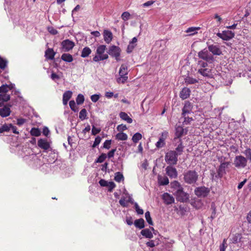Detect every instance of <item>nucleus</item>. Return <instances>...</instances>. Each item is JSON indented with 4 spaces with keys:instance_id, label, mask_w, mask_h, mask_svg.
Returning a JSON list of instances; mask_svg holds the SVG:
<instances>
[{
    "instance_id": "nucleus-24",
    "label": "nucleus",
    "mask_w": 251,
    "mask_h": 251,
    "mask_svg": "<svg viewBox=\"0 0 251 251\" xmlns=\"http://www.w3.org/2000/svg\"><path fill=\"white\" fill-rule=\"evenodd\" d=\"M11 113V110L9 106H5L2 108H0V116L2 117L8 116Z\"/></svg>"
},
{
    "instance_id": "nucleus-63",
    "label": "nucleus",
    "mask_w": 251,
    "mask_h": 251,
    "mask_svg": "<svg viewBox=\"0 0 251 251\" xmlns=\"http://www.w3.org/2000/svg\"><path fill=\"white\" fill-rule=\"evenodd\" d=\"M100 131V129L96 128L94 126H92V134L93 135H96V134H98Z\"/></svg>"
},
{
    "instance_id": "nucleus-18",
    "label": "nucleus",
    "mask_w": 251,
    "mask_h": 251,
    "mask_svg": "<svg viewBox=\"0 0 251 251\" xmlns=\"http://www.w3.org/2000/svg\"><path fill=\"white\" fill-rule=\"evenodd\" d=\"M162 199L166 204H170L174 202V198L168 193H165L162 196Z\"/></svg>"
},
{
    "instance_id": "nucleus-11",
    "label": "nucleus",
    "mask_w": 251,
    "mask_h": 251,
    "mask_svg": "<svg viewBox=\"0 0 251 251\" xmlns=\"http://www.w3.org/2000/svg\"><path fill=\"white\" fill-rule=\"evenodd\" d=\"M120 52L121 50L120 48L116 46H111L108 51V54L110 56L115 57L117 61L120 60Z\"/></svg>"
},
{
    "instance_id": "nucleus-31",
    "label": "nucleus",
    "mask_w": 251,
    "mask_h": 251,
    "mask_svg": "<svg viewBox=\"0 0 251 251\" xmlns=\"http://www.w3.org/2000/svg\"><path fill=\"white\" fill-rule=\"evenodd\" d=\"M61 58L62 60L68 63H70L73 60V56L69 53H63Z\"/></svg>"
},
{
    "instance_id": "nucleus-1",
    "label": "nucleus",
    "mask_w": 251,
    "mask_h": 251,
    "mask_svg": "<svg viewBox=\"0 0 251 251\" xmlns=\"http://www.w3.org/2000/svg\"><path fill=\"white\" fill-rule=\"evenodd\" d=\"M199 178L198 173L194 170H189L183 173L184 182L188 184H195Z\"/></svg>"
},
{
    "instance_id": "nucleus-12",
    "label": "nucleus",
    "mask_w": 251,
    "mask_h": 251,
    "mask_svg": "<svg viewBox=\"0 0 251 251\" xmlns=\"http://www.w3.org/2000/svg\"><path fill=\"white\" fill-rule=\"evenodd\" d=\"M168 136V132L164 131L162 132L158 141L156 143L155 146L157 149H160L164 147L165 145V140Z\"/></svg>"
},
{
    "instance_id": "nucleus-29",
    "label": "nucleus",
    "mask_w": 251,
    "mask_h": 251,
    "mask_svg": "<svg viewBox=\"0 0 251 251\" xmlns=\"http://www.w3.org/2000/svg\"><path fill=\"white\" fill-rule=\"evenodd\" d=\"M134 224L136 227L140 229L143 228L145 227V221L142 218L136 220L134 221Z\"/></svg>"
},
{
    "instance_id": "nucleus-38",
    "label": "nucleus",
    "mask_w": 251,
    "mask_h": 251,
    "mask_svg": "<svg viewBox=\"0 0 251 251\" xmlns=\"http://www.w3.org/2000/svg\"><path fill=\"white\" fill-rule=\"evenodd\" d=\"M7 60L0 56V69L4 70L7 66Z\"/></svg>"
},
{
    "instance_id": "nucleus-62",
    "label": "nucleus",
    "mask_w": 251,
    "mask_h": 251,
    "mask_svg": "<svg viewBox=\"0 0 251 251\" xmlns=\"http://www.w3.org/2000/svg\"><path fill=\"white\" fill-rule=\"evenodd\" d=\"M107 186H108L109 188L108 191L109 192H111L112 191V190L115 187L116 185L113 182L110 181V182H108Z\"/></svg>"
},
{
    "instance_id": "nucleus-53",
    "label": "nucleus",
    "mask_w": 251,
    "mask_h": 251,
    "mask_svg": "<svg viewBox=\"0 0 251 251\" xmlns=\"http://www.w3.org/2000/svg\"><path fill=\"white\" fill-rule=\"evenodd\" d=\"M134 207L136 212L138 214L142 215L144 213V211L142 209L140 208L137 202L134 203Z\"/></svg>"
},
{
    "instance_id": "nucleus-20",
    "label": "nucleus",
    "mask_w": 251,
    "mask_h": 251,
    "mask_svg": "<svg viewBox=\"0 0 251 251\" xmlns=\"http://www.w3.org/2000/svg\"><path fill=\"white\" fill-rule=\"evenodd\" d=\"M103 39L104 41L107 44H109L112 39H113V34L112 33L108 30L105 29L103 31Z\"/></svg>"
},
{
    "instance_id": "nucleus-23",
    "label": "nucleus",
    "mask_w": 251,
    "mask_h": 251,
    "mask_svg": "<svg viewBox=\"0 0 251 251\" xmlns=\"http://www.w3.org/2000/svg\"><path fill=\"white\" fill-rule=\"evenodd\" d=\"M55 52L52 49L48 48L46 51L45 56L47 59L53 60L54 58Z\"/></svg>"
},
{
    "instance_id": "nucleus-4",
    "label": "nucleus",
    "mask_w": 251,
    "mask_h": 251,
    "mask_svg": "<svg viewBox=\"0 0 251 251\" xmlns=\"http://www.w3.org/2000/svg\"><path fill=\"white\" fill-rule=\"evenodd\" d=\"M247 163V158L241 155L236 156L233 161L234 166L238 169L245 168Z\"/></svg>"
},
{
    "instance_id": "nucleus-21",
    "label": "nucleus",
    "mask_w": 251,
    "mask_h": 251,
    "mask_svg": "<svg viewBox=\"0 0 251 251\" xmlns=\"http://www.w3.org/2000/svg\"><path fill=\"white\" fill-rule=\"evenodd\" d=\"M189 208L187 206H184L182 205H180L178 208L176 209L177 214L181 216L186 215L187 214V212H189Z\"/></svg>"
},
{
    "instance_id": "nucleus-25",
    "label": "nucleus",
    "mask_w": 251,
    "mask_h": 251,
    "mask_svg": "<svg viewBox=\"0 0 251 251\" xmlns=\"http://www.w3.org/2000/svg\"><path fill=\"white\" fill-rule=\"evenodd\" d=\"M175 142L178 143V145H177L175 151H176V154L178 156L182 154L184 147L182 145V142L181 139H179V140Z\"/></svg>"
},
{
    "instance_id": "nucleus-41",
    "label": "nucleus",
    "mask_w": 251,
    "mask_h": 251,
    "mask_svg": "<svg viewBox=\"0 0 251 251\" xmlns=\"http://www.w3.org/2000/svg\"><path fill=\"white\" fill-rule=\"evenodd\" d=\"M79 118L82 121L87 119V111L85 108L81 109L80 111Z\"/></svg>"
},
{
    "instance_id": "nucleus-51",
    "label": "nucleus",
    "mask_w": 251,
    "mask_h": 251,
    "mask_svg": "<svg viewBox=\"0 0 251 251\" xmlns=\"http://www.w3.org/2000/svg\"><path fill=\"white\" fill-rule=\"evenodd\" d=\"M9 90V87L7 84H3L0 86V93L6 94Z\"/></svg>"
},
{
    "instance_id": "nucleus-55",
    "label": "nucleus",
    "mask_w": 251,
    "mask_h": 251,
    "mask_svg": "<svg viewBox=\"0 0 251 251\" xmlns=\"http://www.w3.org/2000/svg\"><path fill=\"white\" fill-rule=\"evenodd\" d=\"M136 46V44H133L131 43H129V44L127 46L126 51L127 53H130L133 50Z\"/></svg>"
},
{
    "instance_id": "nucleus-42",
    "label": "nucleus",
    "mask_w": 251,
    "mask_h": 251,
    "mask_svg": "<svg viewBox=\"0 0 251 251\" xmlns=\"http://www.w3.org/2000/svg\"><path fill=\"white\" fill-rule=\"evenodd\" d=\"M114 179L118 182H120L122 180H124V176L120 172H117L115 174Z\"/></svg>"
},
{
    "instance_id": "nucleus-57",
    "label": "nucleus",
    "mask_w": 251,
    "mask_h": 251,
    "mask_svg": "<svg viewBox=\"0 0 251 251\" xmlns=\"http://www.w3.org/2000/svg\"><path fill=\"white\" fill-rule=\"evenodd\" d=\"M69 105L71 109L74 112H76V104L74 100H72L69 102Z\"/></svg>"
},
{
    "instance_id": "nucleus-27",
    "label": "nucleus",
    "mask_w": 251,
    "mask_h": 251,
    "mask_svg": "<svg viewBox=\"0 0 251 251\" xmlns=\"http://www.w3.org/2000/svg\"><path fill=\"white\" fill-rule=\"evenodd\" d=\"M119 116L121 119L126 121L129 124H131L132 122V119L130 118L126 112H121L119 114Z\"/></svg>"
},
{
    "instance_id": "nucleus-50",
    "label": "nucleus",
    "mask_w": 251,
    "mask_h": 251,
    "mask_svg": "<svg viewBox=\"0 0 251 251\" xmlns=\"http://www.w3.org/2000/svg\"><path fill=\"white\" fill-rule=\"evenodd\" d=\"M30 134L32 136H39L40 135L41 131L37 128H32L30 130Z\"/></svg>"
},
{
    "instance_id": "nucleus-9",
    "label": "nucleus",
    "mask_w": 251,
    "mask_h": 251,
    "mask_svg": "<svg viewBox=\"0 0 251 251\" xmlns=\"http://www.w3.org/2000/svg\"><path fill=\"white\" fill-rule=\"evenodd\" d=\"M217 36L225 41H229L235 36V33L230 30H224L222 32H218Z\"/></svg>"
},
{
    "instance_id": "nucleus-36",
    "label": "nucleus",
    "mask_w": 251,
    "mask_h": 251,
    "mask_svg": "<svg viewBox=\"0 0 251 251\" xmlns=\"http://www.w3.org/2000/svg\"><path fill=\"white\" fill-rule=\"evenodd\" d=\"M12 126V124H4L0 127V133L4 132H8L10 130V127Z\"/></svg>"
},
{
    "instance_id": "nucleus-19",
    "label": "nucleus",
    "mask_w": 251,
    "mask_h": 251,
    "mask_svg": "<svg viewBox=\"0 0 251 251\" xmlns=\"http://www.w3.org/2000/svg\"><path fill=\"white\" fill-rule=\"evenodd\" d=\"M38 146L45 150H48L50 148V145L46 139H39L38 141Z\"/></svg>"
},
{
    "instance_id": "nucleus-8",
    "label": "nucleus",
    "mask_w": 251,
    "mask_h": 251,
    "mask_svg": "<svg viewBox=\"0 0 251 251\" xmlns=\"http://www.w3.org/2000/svg\"><path fill=\"white\" fill-rule=\"evenodd\" d=\"M175 137L174 141H177L179 139H181V137L183 135L187 134L188 132L187 128H184L180 126H176L175 128Z\"/></svg>"
},
{
    "instance_id": "nucleus-64",
    "label": "nucleus",
    "mask_w": 251,
    "mask_h": 251,
    "mask_svg": "<svg viewBox=\"0 0 251 251\" xmlns=\"http://www.w3.org/2000/svg\"><path fill=\"white\" fill-rule=\"evenodd\" d=\"M119 203L123 207L127 206V202H126V201L125 198H122L119 201Z\"/></svg>"
},
{
    "instance_id": "nucleus-13",
    "label": "nucleus",
    "mask_w": 251,
    "mask_h": 251,
    "mask_svg": "<svg viewBox=\"0 0 251 251\" xmlns=\"http://www.w3.org/2000/svg\"><path fill=\"white\" fill-rule=\"evenodd\" d=\"M229 164V162L221 163L218 169L217 175L216 177H222L226 174V169L228 167Z\"/></svg>"
},
{
    "instance_id": "nucleus-54",
    "label": "nucleus",
    "mask_w": 251,
    "mask_h": 251,
    "mask_svg": "<svg viewBox=\"0 0 251 251\" xmlns=\"http://www.w3.org/2000/svg\"><path fill=\"white\" fill-rule=\"evenodd\" d=\"M130 16V14L129 12H124L122 13L121 15V18L124 21H126L129 19Z\"/></svg>"
},
{
    "instance_id": "nucleus-37",
    "label": "nucleus",
    "mask_w": 251,
    "mask_h": 251,
    "mask_svg": "<svg viewBox=\"0 0 251 251\" xmlns=\"http://www.w3.org/2000/svg\"><path fill=\"white\" fill-rule=\"evenodd\" d=\"M116 138L119 140L125 141L127 139V135L124 132H120L116 134Z\"/></svg>"
},
{
    "instance_id": "nucleus-14",
    "label": "nucleus",
    "mask_w": 251,
    "mask_h": 251,
    "mask_svg": "<svg viewBox=\"0 0 251 251\" xmlns=\"http://www.w3.org/2000/svg\"><path fill=\"white\" fill-rule=\"evenodd\" d=\"M198 73L208 78H212L214 77V73L211 69L200 68L198 70Z\"/></svg>"
},
{
    "instance_id": "nucleus-3",
    "label": "nucleus",
    "mask_w": 251,
    "mask_h": 251,
    "mask_svg": "<svg viewBox=\"0 0 251 251\" xmlns=\"http://www.w3.org/2000/svg\"><path fill=\"white\" fill-rule=\"evenodd\" d=\"M177 156L176 151H170L166 153L165 160L168 164L171 165H176L178 160Z\"/></svg>"
},
{
    "instance_id": "nucleus-39",
    "label": "nucleus",
    "mask_w": 251,
    "mask_h": 251,
    "mask_svg": "<svg viewBox=\"0 0 251 251\" xmlns=\"http://www.w3.org/2000/svg\"><path fill=\"white\" fill-rule=\"evenodd\" d=\"M184 119L183 121L182 122L183 125H188L190 124V123L193 121V119L192 117H189L188 116V114H186L185 116H182Z\"/></svg>"
},
{
    "instance_id": "nucleus-44",
    "label": "nucleus",
    "mask_w": 251,
    "mask_h": 251,
    "mask_svg": "<svg viewBox=\"0 0 251 251\" xmlns=\"http://www.w3.org/2000/svg\"><path fill=\"white\" fill-rule=\"evenodd\" d=\"M241 239V235L240 234H236L232 237L231 241L233 243H237L240 241Z\"/></svg>"
},
{
    "instance_id": "nucleus-28",
    "label": "nucleus",
    "mask_w": 251,
    "mask_h": 251,
    "mask_svg": "<svg viewBox=\"0 0 251 251\" xmlns=\"http://www.w3.org/2000/svg\"><path fill=\"white\" fill-rule=\"evenodd\" d=\"M141 234L147 238L151 239L153 237V234L150 229L146 228L141 231Z\"/></svg>"
},
{
    "instance_id": "nucleus-52",
    "label": "nucleus",
    "mask_w": 251,
    "mask_h": 251,
    "mask_svg": "<svg viewBox=\"0 0 251 251\" xmlns=\"http://www.w3.org/2000/svg\"><path fill=\"white\" fill-rule=\"evenodd\" d=\"M107 156L106 154L102 153L97 158V159L95 161L96 163H102L104 160L106 159Z\"/></svg>"
},
{
    "instance_id": "nucleus-10",
    "label": "nucleus",
    "mask_w": 251,
    "mask_h": 251,
    "mask_svg": "<svg viewBox=\"0 0 251 251\" xmlns=\"http://www.w3.org/2000/svg\"><path fill=\"white\" fill-rule=\"evenodd\" d=\"M75 45L74 42L69 39H66L61 43V49L63 51L68 52L73 49Z\"/></svg>"
},
{
    "instance_id": "nucleus-6",
    "label": "nucleus",
    "mask_w": 251,
    "mask_h": 251,
    "mask_svg": "<svg viewBox=\"0 0 251 251\" xmlns=\"http://www.w3.org/2000/svg\"><path fill=\"white\" fill-rule=\"evenodd\" d=\"M199 58L208 62H212L214 60L213 55L209 53L208 50L204 49L198 53Z\"/></svg>"
},
{
    "instance_id": "nucleus-34",
    "label": "nucleus",
    "mask_w": 251,
    "mask_h": 251,
    "mask_svg": "<svg viewBox=\"0 0 251 251\" xmlns=\"http://www.w3.org/2000/svg\"><path fill=\"white\" fill-rule=\"evenodd\" d=\"M200 29V27H190L187 28L185 32L189 33V35L192 36L197 33L198 30Z\"/></svg>"
},
{
    "instance_id": "nucleus-59",
    "label": "nucleus",
    "mask_w": 251,
    "mask_h": 251,
    "mask_svg": "<svg viewBox=\"0 0 251 251\" xmlns=\"http://www.w3.org/2000/svg\"><path fill=\"white\" fill-rule=\"evenodd\" d=\"M111 144V140H106L103 145V148L106 149H109L110 148V145Z\"/></svg>"
},
{
    "instance_id": "nucleus-30",
    "label": "nucleus",
    "mask_w": 251,
    "mask_h": 251,
    "mask_svg": "<svg viewBox=\"0 0 251 251\" xmlns=\"http://www.w3.org/2000/svg\"><path fill=\"white\" fill-rule=\"evenodd\" d=\"M158 183L161 185H166L169 184V180L167 176H158Z\"/></svg>"
},
{
    "instance_id": "nucleus-5",
    "label": "nucleus",
    "mask_w": 251,
    "mask_h": 251,
    "mask_svg": "<svg viewBox=\"0 0 251 251\" xmlns=\"http://www.w3.org/2000/svg\"><path fill=\"white\" fill-rule=\"evenodd\" d=\"M174 195L177 201L180 202H186L189 199V195L183 191V188L174 192Z\"/></svg>"
},
{
    "instance_id": "nucleus-22",
    "label": "nucleus",
    "mask_w": 251,
    "mask_h": 251,
    "mask_svg": "<svg viewBox=\"0 0 251 251\" xmlns=\"http://www.w3.org/2000/svg\"><path fill=\"white\" fill-rule=\"evenodd\" d=\"M190 90L186 87L183 88L180 91L179 96L182 100H185L188 98L190 94Z\"/></svg>"
},
{
    "instance_id": "nucleus-46",
    "label": "nucleus",
    "mask_w": 251,
    "mask_h": 251,
    "mask_svg": "<svg viewBox=\"0 0 251 251\" xmlns=\"http://www.w3.org/2000/svg\"><path fill=\"white\" fill-rule=\"evenodd\" d=\"M106 49V46L105 45H100L97 48V53L99 55H103V53Z\"/></svg>"
},
{
    "instance_id": "nucleus-58",
    "label": "nucleus",
    "mask_w": 251,
    "mask_h": 251,
    "mask_svg": "<svg viewBox=\"0 0 251 251\" xmlns=\"http://www.w3.org/2000/svg\"><path fill=\"white\" fill-rule=\"evenodd\" d=\"M101 140V139L100 136H97V137H96V138L95 139V141L92 146V147L93 148L96 147L100 143Z\"/></svg>"
},
{
    "instance_id": "nucleus-33",
    "label": "nucleus",
    "mask_w": 251,
    "mask_h": 251,
    "mask_svg": "<svg viewBox=\"0 0 251 251\" xmlns=\"http://www.w3.org/2000/svg\"><path fill=\"white\" fill-rule=\"evenodd\" d=\"M91 52L92 51L90 48L86 47L82 50L81 56L83 58L87 57L91 54Z\"/></svg>"
},
{
    "instance_id": "nucleus-61",
    "label": "nucleus",
    "mask_w": 251,
    "mask_h": 251,
    "mask_svg": "<svg viewBox=\"0 0 251 251\" xmlns=\"http://www.w3.org/2000/svg\"><path fill=\"white\" fill-rule=\"evenodd\" d=\"M100 98V95L94 94L91 96V100L94 102H97Z\"/></svg>"
},
{
    "instance_id": "nucleus-15",
    "label": "nucleus",
    "mask_w": 251,
    "mask_h": 251,
    "mask_svg": "<svg viewBox=\"0 0 251 251\" xmlns=\"http://www.w3.org/2000/svg\"><path fill=\"white\" fill-rule=\"evenodd\" d=\"M166 174L171 178H176L177 176V172L176 169L171 165L168 166L166 167Z\"/></svg>"
},
{
    "instance_id": "nucleus-32",
    "label": "nucleus",
    "mask_w": 251,
    "mask_h": 251,
    "mask_svg": "<svg viewBox=\"0 0 251 251\" xmlns=\"http://www.w3.org/2000/svg\"><path fill=\"white\" fill-rule=\"evenodd\" d=\"M171 186L172 188L174 189V191H177V190H179L183 188L180 183L176 180H175L171 183Z\"/></svg>"
},
{
    "instance_id": "nucleus-47",
    "label": "nucleus",
    "mask_w": 251,
    "mask_h": 251,
    "mask_svg": "<svg viewBox=\"0 0 251 251\" xmlns=\"http://www.w3.org/2000/svg\"><path fill=\"white\" fill-rule=\"evenodd\" d=\"M145 217L146 220L147 222L148 223V224L152 226L153 225V223L152 221L150 215V213L149 211H147L145 213Z\"/></svg>"
},
{
    "instance_id": "nucleus-45",
    "label": "nucleus",
    "mask_w": 251,
    "mask_h": 251,
    "mask_svg": "<svg viewBox=\"0 0 251 251\" xmlns=\"http://www.w3.org/2000/svg\"><path fill=\"white\" fill-rule=\"evenodd\" d=\"M243 153L246 156V158H247V160H249L250 162H251V149L247 148L244 151Z\"/></svg>"
},
{
    "instance_id": "nucleus-7",
    "label": "nucleus",
    "mask_w": 251,
    "mask_h": 251,
    "mask_svg": "<svg viewBox=\"0 0 251 251\" xmlns=\"http://www.w3.org/2000/svg\"><path fill=\"white\" fill-rule=\"evenodd\" d=\"M195 194L198 197L205 198L210 192L209 188L205 186L197 187L194 190Z\"/></svg>"
},
{
    "instance_id": "nucleus-48",
    "label": "nucleus",
    "mask_w": 251,
    "mask_h": 251,
    "mask_svg": "<svg viewBox=\"0 0 251 251\" xmlns=\"http://www.w3.org/2000/svg\"><path fill=\"white\" fill-rule=\"evenodd\" d=\"M10 99V96L9 95L7 94H3L1 93L0 94V100L2 101H7Z\"/></svg>"
},
{
    "instance_id": "nucleus-16",
    "label": "nucleus",
    "mask_w": 251,
    "mask_h": 251,
    "mask_svg": "<svg viewBox=\"0 0 251 251\" xmlns=\"http://www.w3.org/2000/svg\"><path fill=\"white\" fill-rule=\"evenodd\" d=\"M208 50L213 55H220L222 54V51L218 45H209L208 46Z\"/></svg>"
},
{
    "instance_id": "nucleus-35",
    "label": "nucleus",
    "mask_w": 251,
    "mask_h": 251,
    "mask_svg": "<svg viewBox=\"0 0 251 251\" xmlns=\"http://www.w3.org/2000/svg\"><path fill=\"white\" fill-rule=\"evenodd\" d=\"M108 57V55L107 54H104L102 55H95L93 57V61L95 62H98L101 60H104L105 59H107Z\"/></svg>"
},
{
    "instance_id": "nucleus-40",
    "label": "nucleus",
    "mask_w": 251,
    "mask_h": 251,
    "mask_svg": "<svg viewBox=\"0 0 251 251\" xmlns=\"http://www.w3.org/2000/svg\"><path fill=\"white\" fill-rule=\"evenodd\" d=\"M142 138V135L141 133L139 132H137L135 134L133 135L132 138V141L136 143H137L140 140H141Z\"/></svg>"
},
{
    "instance_id": "nucleus-49",
    "label": "nucleus",
    "mask_w": 251,
    "mask_h": 251,
    "mask_svg": "<svg viewBox=\"0 0 251 251\" xmlns=\"http://www.w3.org/2000/svg\"><path fill=\"white\" fill-rule=\"evenodd\" d=\"M84 101V96L82 94H78L76 99V102L78 105L82 104Z\"/></svg>"
},
{
    "instance_id": "nucleus-43",
    "label": "nucleus",
    "mask_w": 251,
    "mask_h": 251,
    "mask_svg": "<svg viewBox=\"0 0 251 251\" xmlns=\"http://www.w3.org/2000/svg\"><path fill=\"white\" fill-rule=\"evenodd\" d=\"M185 82L187 84H193L198 82V81L195 78L191 77H187L185 79Z\"/></svg>"
},
{
    "instance_id": "nucleus-60",
    "label": "nucleus",
    "mask_w": 251,
    "mask_h": 251,
    "mask_svg": "<svg viewBox=\"0 0 251 251\" xmlns=\"http://www.w3.org/2000/svg\"><path fill=\"white\" fill-rule=\"evenodd\" d=\"M48 31L52 35H56L58 33L57 30L52 26L48 27Z\"/></svg>"
},
{
    "instance_id": "nucleus-2",
    "label": "nucleus",
    "mask_w": 251,
    "mask_h": 251,
    "mask_svg": "<svg viewBox=\"0 0 251 251\" xmlns=\"http://www.w3.org/2000/svg\"><path fill=\"white\" fill-rule=\"evenodd\" d=\"M119 75L120 77L117 79L118 83H124L127 79L128 68L126 65L122 64L120 68Z\"/></svg>"
},
{
    "instance_id": "nucleus-56",
    "label": "nucleus",
    "mask_w": 251,
    "mask_h": 251,
    "mask_svg": "<svg viewBox=\"0 0 251 251\" xmlns=\"http://www.w3.org/2000/svg\"><path fill=\"white\" fill-rule=\"evenodd\" d=\"M226 247V239H224L222 244L220 246V251H225Z\"/></svg>"
},
{
    "instance_id": "nucleus-26",
    "label": "nucleus",
    "mask_w": 251,
    "mask_h": 251,
    "mask_svg": "<svg viewBox=\"0 0 251 251\" xmlns=\"http://www.w3.org/2000/svg\"><path fill=\"white\" fill-rule=\"evenodd\" d=\"M72 96V92L71 91H66L63 95V103L64 105H67L69 100Z\"/></svg>"
},
{
    "instance_id": "nucleus-17",
    "label": "nucleus",
    "mask_w": 251,
    "mask_h": 251,
    "mask_svg": "<svg viewBox=\"0 0 251 251\" xmlns=\"http://www.w3.org/2000/svg\"><path fill=\"white\" fill-rule=\"evenodd\" d=\"M192 106L189 101L185 102L182 109V116H185L186 114H188L192 112Z\"/></svg>"
}]
</instances>
